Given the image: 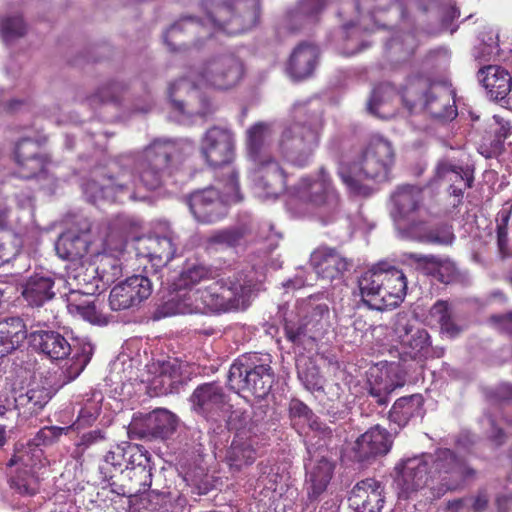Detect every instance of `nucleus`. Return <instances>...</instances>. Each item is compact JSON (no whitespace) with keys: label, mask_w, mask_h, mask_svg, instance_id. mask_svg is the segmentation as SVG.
Segmentation results:
<instances>
[{"label":"nucleus","mask_w":512,"mask_h":512,"mask_svg":"<svg viewBox=\"0 0 512 512\" xmlns=\"http://www.w3.org/2000/svg\"><path fill=\"white\" fill-rule=\"evenodd\" d=\"M178 147L175 142L155 139L135 159L137 180L133 172L120 169L117 173L91 179L84 184L83 191L88 201H146V192L161 188L171 175V165Z\"/></svg>","instance_id":"f257e3e1"},{"label":"nucleus","mask_w":512,"mask_h":512,"mask_svg":"<svg viewBox=\"0 0 512 512\" xmlns=\"http://www.w3.org/2000/svg\"><path fill=\"white\" fill-rule=\"evenodd\" d=\"M207 21L187 15L172 24L164 34L171 51L197 46L217 31L237 35L250 30L260 18V0H203Z\"/></svg>","instance_id":"f03ea898"},{"label":"nucleus","mask_w":512,"mask_h":512,"mask_svg":"<svg viewBox=\"0 0 512 512\" xmlns=\"http://www.w3.org/2000/svg\"><path fill=\"white\" fill-rule=\"evenodd\" d=\"M243 75L244 66L238 57L233 54L217 55L190 70L186 78L171 84L168 95L180 112L206 117L213 112V108L208 99L200 97L196 87L229 90L240 83Z\"/></svg>","instance_id":"7ed1b4c3"},{"label":"nucleus","mask_w":512,"mask_h":512,"mask_svg":"<svg viewBox=\"0 0 512 512\" xmlns=\"http://www.w3.org/2000/svg\"><path fill=\"white\" fill-rule=\"evenodd\" d=\"M257 281L252 269L233 273L204 289L192 290L176 298L183 314L244 310L250 305Z\"/></svg>","instance_id":"20e7f679"},{"label":"nucleus","mask_w":512,"mask_h":512,"mask_svg":"<svg viewBox=\"0 0 512 512\" xmlns=\"http://www.w3.org/2000/svg\"><path fill=\"white\" fill-rule=\"evenodd\" d=\"M394 163L392 143L373 135L350 162L338 169V175L351 195L369 197L375 191L374 184L389 180Z\"/></svg>","instance_id":"39448f33"},{"label":"nucleus","mask_w":512,"mask_h":512,"mask_svg":"<svg viewBox=\"0 0 512 512\" xmlns=\"http://www.w3.org/2000/svg\"><path fill=\"white\" fill-rule=\"evenodd\" d=\"M424 454L432 479V498H440L448 491L462 488L465 481L475 475V471L448 448Z\"/></svg>","instance_id":"423d86ee"},{"label":"nucleus","mask_w":512,"mask_h":512,"mask_svg":"<svg viewBox=\"0 0 512 512\" xmlns=\"http://www.w3.org/2000/svg\"><path fill=\"white\" fill-rule=\"evenodd\" d=\"M274 383V373L268 358L258 354L238 357L228 373V385L236 392H248L255 397H265Z\"/></svg>","instance_id":"0eeeda50"},{"label":"nucleus","mask_w":512,"mask_h":512,"mask_svg":"<svg viewBox=\"0 0 512 512\" xmlns=\"http://www.w3.org/2000/svg\"><path fill=\"white\" fill-rule=\"evenodd\" d=\"M228 180L226 192L220 196L214 187L193 192L187 200L189 209L195 219L203 223H213L226 216L228 202H239L242 196L239 192L238 173L231 168L227 171Z\"/></svg>","instance_id":"6e6552de"},{"label":"nucleus","mask_w":512,"mask_h":512,"mask_svg":"<svg viewBox=\"0 0 512 512\" xmlns=\"http://www.w3.org/2000/svg\"><path fill=\"white\" fill-rule=\"evenodd\" d=\"M319 123L316 120V128H307L302 122L286 125L278 140V152L282 158L297 167L308 165L320 143Z\"/></svg>","instance_id":"1a4fd4ad"},{"label":"nucleus","mask_w":512,"mask_h":512,"mask_svg":"<svg viewBox=\"0 0 512 512\" xmlns=\"http://www.w3.org/2000/svg\"><path fill=\"white\" fill-rule=\"evenodd\" d=\"M329 307L325 303L308 302L299 320L285 319V335L296 345H306L321 338L329 327Z\"/></svg>","instance_id":"9d476101"},{"label":"nucleus","mask_w":512,"mask_h":512,"mask_svg":"<svg viewBox=\"0 0 512 512\" xmlns=\"http://www.w3.org/2000/svg\"><path fill=\"white\" fill-rule=\"evenodd\" d=\"M394 470L396 490L400 499H413L423 489L430 490L432 479L424 453L402 459Z\"/></svg>","instance_id":"9b49d317"},{"label":"nucleus","mask_w":512,"mask_h":512,"mask_svg":"<svg viewBox=\"0 0 512 512\" xmlns=\"http://www.w3.org/2000/svg\"><path fill=\"white\" fill-rule=\"evenodd\" d=\"M191 410L208 421H218L230 409V397L218 382L198 385L188 399Z\"/></svg>","instance_id":"f8f14e48"},{"label":"nucleus","mask_w":512,"mask_h":512,"mask_svg":"<svg viewBox=\"0 0 512 512\" xmlns=\"http://www.w3.org/2000/svg\"><path fill=\"white\" fill-rule=\"evenodd\" d=\"M296 192L303 201L324 208L329 213L335 212L339 206V193L324 167L318 170L315 178L309 176L301 178L296 186Z\"/></svg>","instance_id":"ddd939ff"},{"label":"nucleus","mask_w":512,"mask_h":512,"mask_svg":"<svg viewBox=\"0 0 512 512\" xmlns=\"http://www.w3.org/2000/svg\"><path fill=\"white\" fill-rule=\"evenodd\" d=\"M200 153L210 167L217 168L230 164L235 155L234 133L227 127H210L201 138Z\"/></svg>","instance_id":"4468645a"},{"label":"nucleus","mask_w":512,"mask_h":512,"mask_svg":"<svg viewBox=\"0 0 512 512\" xmlns=\"http://www.w3.org/2000/svg\"><path fill=\"white\" fill-rule=\"evenodd\" d=\"M177 417L167 409L158 408L152 412L132 419L128 434L130 438L155 440L166 439L175 430Z\"/></svg>","instance_id":"2eb2a0df"},{"label":"nucleus","mask_w":512,"mask_h":512,"mask_svg":"<svg viewBox=\"0 0 512 512\" xmlns=\"http://www.w3.org/2000/svg\"><path fill=\"white\" fill-rule=\"evenodd\" d=\"M153 282L147 275H133L120 282L110 292L109 305L120 311L139 306L152 294Z\"/></svg>","instance_id":"dca6fc26"},{"label":"nucleus","mask_w":512,"mask_h":512,"mask_svg":"<svg viewBox=\"0 0 512 512\" xmlns=\"http://www.w3.org/2000/svg\"><path fill=\"white\" fill-rule=\"evenodd\" d=\"M250 174L254 194L261 199H276L285 189V174L273 159L253 164Z\"/></svg>","instance_id":"f3484780"},{"label":"nucleus","mask_w":512,"mask_h":512,"mask_svg":"<svg viewBox=\"0 0 512 512\" xmlns=\"http://www.w3.org/2000/svg\"><path fill=\"white\" fill-rule=\"evenodd\" d=\"M149 373L153 375L147 379L148 390L151 395L177 393L184 384L183 363L178 359L153 363L149 366Z\"/></svg>","instance_id":"a211bd4d"},{"label":"nucleus","mask_w":512,"mask_h":512,"mask_svg":"<svg viewBox=\"0 0 512 512\" xmlns=\"http://www.w3.org/2000/svg\"><path fill=\"white\" fill-rule=\"evenodd\" d=\"M391 199L393 202L391 215L403 238V230L407 228L403 222L412 217L423 205V188L411 184L400 185L392 194Z\"/></svg>","instance_id":"6ab92c4d"},{"label":"nucleus","mask_w":512,"mask_h":512,"mask_svg":"<svg viewBox=\"0 0 512 512\" xmlns=\"http://www.w3.org/2000/svg\"><path fill=\"white\" fill-rule=\"evenodd\" d=\"M136 255L146 258L154 268V276L158 269L165 267L176 253V245L170 236H150L139 238L135 245Z\"/></svg>","instance_id":"aec40b11"},{"label":"nucleus","mask_w":512,"mask_h":512,"mask_svg":"<svg viewBox=\"0 0 512 512\" xmlns=\"http://www.w3.org/2000/svg\"><path fill=\"white\" fill-rule=\"evenodd\" d=\"M320 449L311 455L306 467V489L310 500H317L327 489L334 471V463Z\"/></svg>","instance_id":"412c9836"},{"label":"nucleus","mask_w":512,"mask_h":512,"mask_svg":"<svg viewBox=\"0 0 512 512\" xmlns=\"http://www.w3.org/2000/svg\"><path fill=\"white\" fill-rule=\"evenodd\" d=\"M405 384L399 365L389 364L371 370L369 378V395L379 405H386L388 396Z\"/></svg>","instance_id":"4be33fe9"},{"label":"nucleus","mask_w":512,"mask_h":512,"mask_svg":"<svg viewBox=\"0 0 512 512\" xmlns=\"http://www.w3.org/2000/svg\"><path fill=\"white\" fill-rule=\"evenodd\" d=\"M311 264L319 277L327 281L341 279L352 267V261L334 248L322 247L311 255Z\"/></svg>","instance_id":"5701e85b"},{"label":"nucleus","mask_w":512,"mask_h":512,"mask_svg":"<svg viewBox=\"0 0 512 512\" xmlns=\"http://www.w3.org/2000/svg\"><path fill=\"white\" fill-rule=\"evenodd\" d=\"M380 482L368 478L357 483L349 496V506L356 512H381L385 497Z\"/></svg>","instance_id":"b1692460"},{"label":"nucleus","mask_w":512,"mask_h":512,"mask_svg":"<svg viewBox=\"0 0 512 512\" xmlns=\"http://www.w3.org/2000/svg\"><path fill=\"white\" fill-rule=\"evenodd\" d=\"M319 49L316 45L302 42L291 52L286 63V73L293 81H302L311 77L319 59Z\"/></svg>","instance_id":"393cba45"},{"label":"nucleus","mask_w":512,"mask_h":512,"mask_svg":"<svg viewBox=\"0 0 512 512\" xmlns=\"http://www.w3.org/2000/svg\"><path fill=\"white\" fill-rule=\"evenodd\" d=\"M45 142L46 137H41L36 141L23 138L17 143L15 158L19 165L20 177L30 179L44 171L47 160L38 154V147Z\"/></svg>","instance_id":"a878e982"},{"label":"nucleus","mask_w":512,"mask_h":512,"mask_svg":"<svg viewBox=\"0 0 512 512\" xmlns=\"http://www.w3.org/2000/svg\"><path fill=\"white\" fill-rule=\"evenodd\" d=\"M213 276L214 271L210 266L198 262L188 263L174 283L175 294L167 303L168 309L174 314H182L178 311L176 298L181 296V294H186L192 290H198L199 288H196L198 284L212 279Z\"/></svg>","instance_id":"bb28decb"},{"label":"nucleus","mask_w":512,"mask_h":512,"mask_svg":"<svg viewBox=\"0 0 512 512\" xmlns=\"http://www.w3.org/2000/svg\"><path fill=\"white\" fill-rule=\"evenodd\" d=\"M126 447L127 470L130 471V479L135 481L134 492H145L152 484L150 456L142 446L126 442Z\"/></svg>","instance_id":"cd10ccee"},{"label":"nucleus","mask_w":512,"mask_h":512,"mask_svg":"<svg viewBox=\"0 0 512 512\" xmlns=\"http://www.w3.org/2000/svg\"><path fill=\"white\" fill-rule=\"evenodd\" d=\"M358 287L362 301L370 309L385 310L391 307V302H388L389 299H386V290L383 288L380 264L360 276Z\"/></svg>","instance_id":"c85d7f7f"},{"label":"nucleus","mask_w":512,"mask_h":512,"mask_svg":"<svg viewBox=\"0 0 512 512\" xmlns=\"http://www.w3.org/2000/svg\"><path fill=\"white\" fill-rule=\"evenodd\" d=\"M392 446V435L380 425L371 427L355 442L354 450L359 461L387 454Z\"/></svg>","instance_id":"c756f323"},{"label":"nucleus","mask_w":512,"mask_h":512,"mask_svg":"<svg viewBox=\"0 0 512 512\" xmlns=\"http://www.w3.org/2000/svg\"><path fill=\"white\" fill-rule=\"evenodd\" d=\"M29 339L36 350L51 360H64L72 351L68 340L58 331L34 330L30 333Z\"/></svg>","instance_id":"7c9ffc66"},{"label":"nucleus","mask_w":512,"mask_h":512,"mask_svg":"<svg viewBox=\"0 0 512 512\" xmlns=\"http://www.w3.org/2000/svg\"><path fill=\"white\" fill-rule=\"evenodd\" d=\"M477 78L485 88L491 100H503L511 91L512 77L510 73L501 66H483L478 70Z\"/></svg>","instance_id":"2f4dec72"},{"label":"nucleus","mask_w":512,"mask_h":512,"mask_svg":"<svg viewBox=\"0 0 512 512\" xmlns=\"http://www.w3.org/2000/svg\"><path fill=\"white\" fill-rule=\"evenodd\" d=\"M273 135L272 124L257 122L246 131L247 156L253 164L268 161L274 157L269 153L270 140Z\"/></svg>","instance_id":"473e14b6"},{"label":"nucleus","mask_w":512,"mask_h":512,"mask_svg":"<svg viewBox=\"0 0 512 512\" xmlns=\"http://www.w3.org/2000/svg\"><path fill=\"white\" fill-rule=\"evenodd\" d=\"M52 396L51 387L47 386L46 383L35 382L30 384L25 392H19L15 396V408L24 417L37 415L51 400Z\"/></svg>","instance_id":"72a5a7b5"},{"label":"nucleus","mask_w":512,"mask_h":512,"mask_svg":"<svg viewBox=\"0 0 512 512\" xmlns=\"http://www.w3.org/2000/svg\"><path fill=\"white\" fill-rule=\"evenodd\" d=\"M421 109L438 119H453L457 115L453 91L440 84H433Z\"/></svg>","instance_id":"f704fd0d"},{"label":"nucleus","mask_w":512,"mask_h":512,"mask_svg":"<svg viewBox=\"0 0 512 512\" xmlns=\"http://www.w3.org/2000/svg\"><path fill=\"white\" fill-rule=\"evenodd\" d=\"M394 330L401 344L410 350L411 357L428 355L430 335L425 329L414 328L405 317H399Z\"/></svg>","instance_id":"c9c22d12"},{"label":"nucleus","mask_w":512,"mask_h":512,"mask_svg":"<svg viewBox=\"0 0 512 512\" xmlns=\"http://www.w3.org/2000/svg\"><path fill=\"white\" fill-rule=\"evenodd\" d=\"M435 178L451 182V194L462 198L466 189L471 188L473 183L472 171L452 163L448 159L440 160L435 168Z\"/></svg>","instance_id":"e433bc0d"},{"label":"nucleus","mask_w":512,"mask_h":512,"mask_svg":"<svg viewBox=\"0 0 512 512\" xmlns=\"http://www.w3.org/2000/svg\"><path fill=\"white\" fill-rule=\"evenodd\" d=\"M404 257L416 263L419 269H422L426 274L433 275L442 283H450L458 273L454 262L448 259L417 253H405Z\"/></svg>","instance_id":"4c0bfd02"},{"label":"nucleus","mask_w":512,"mask_h":512,"mask_svg":"<svg viewBox=\"0 0 512 512\" xmlns=\"http://www.w3.org/2000/svg\"><path fill=\"white\" fill-rule=\"evenodd\" d=\"M403 238L421 243L448 245L453 242L454 234L448 224L429 229L422 222H411L403 230Z\"/></svg>","instance_id":"58836bf2"},{"label":"nucleus","mask_w":512,"mask_h":512,"mask_svg":"<svg viewBox=\"0 0 512 512\" xmlns=\"http://www.w3.org/2000/svg\"><path fill=\"white\" fill-rule=\"evenodd\" d=\"M55 280L51 275L36 273L30 276L22 289V296L30 306H42L55 296Z\"/></svg>","instance_id":"ea45409f"},{"label":"nucleus","mask_w":512,"mask_h":512,"mask_svg":"<svg viewBox=\"0 0 512 512\" xmlns=\"http://www.w3.org/2000/svg\"><path fill=\"white\" fill-rule=\"evenodd\" d=\"M90 274H96L88 284L89 292H100L122 276V264L111 255H102L96 266L91 265Z\"/></svg>","instance_id":"a19ab883"},{"label":"nucleus","mask_w":512,"mask_h":512,"mask_svg":"<svg viewBox=\"0 0 512 512\" xmlns=\"http://www.w3.org/2000/svg\"><path fill=\"white\" fill-rule=\"evenodd\" d=\"M253 227L250 222L240 223L212 232L205 240L206 248L219 250L235 248L251 235Z\"/></svg>","instance_id":"79ce46f5"},{"label":"nucleus","mask_w":512,"mask_h":512,"mask_svg":"<svg viewBox=\"0 0 512 512\" xmlns=\"http://www.w3.org/2000/svg\"><path fill=\"white\" fill-rule=\"evenodd\" d=\"M26 338V325L20 317H8L0 321V357L16 350Z\"/></svg>","instance_id":"37998d69"},{"label":"nucleus","mask_w":512,"mask_h":512,"mask_svg":"<svg viewBox=\"0 0 512 512\" xmlns=\"http://www.w3.org/2000/svg\"><path fill=\"white\" fill-rule=\"evenodd\" d=\"M325 6L326 0H298L296 8L287 15V29L296 32L314 22Z\"/></svg>","instance_id":"c03bdc74"},{"label":"nucleus","mask_w":512,"mask_h":512,"mask_svg":"<svg viewBox=\"0 0 512 512\" xmlns=\"http://www.w3.org/2000/svg\"><path fill=\"white\" fill-rule=\"evenodd\" d=\"M423 397L413 394L397 399L389 412V420L399 428L404 427L411 418L422 416Z\"/></svg>","instance_id":"a18cd8bd"},{"label":"nucleus","mask_w":512,"mask_h":512,"mask_svg":"<svg viewBox=\"0 0 512 512\" xmlns=\"http://www.w3.org/2000/svg\"><path fill=\"white\" fill-rule=\"evenodd\" d=\"M397 97L396 90L390 84H380L372 91L367 103L370 114L382 119H388L395 115L392 100Z\"/></svg>","instance_id":"49530a36"},{"label":"nucleus","mask_w":512,"mask_h":512,"mask_svg":"<svg viewBox=\"0 0 512 512\" xmlns=\"http://www.w3.org/2000/svg\"><path fill=\"white\" fill-rule=\"evenodd\" d=\"M381 265V277L383 288L386 290V299L391 302V307L401 302L406 294L407 280L405 274L396 267Z\"/></svg>","instance_id":"de8ad7c7"},{"label":"nucleus","mask_w":512,"mask_h":512,"mask_svg":"<svg viewBox=\"0 0 512 512\" xmlns=\"http://www.w3.org/2000/svg\"><path fill=\"white\" fill-rule=\"evenodd\" d=\"M89 241L85 235H79L73 231H67L60 235L55 250L62 259L77 260L82 258L88 251Z\"/></svg>","instance_id":"09e8293b"},{"label":"nucleus","mask_w":512,"mask_h":512,"mask_svg":"<svg viewBox=\"0 0 512 512\" xmlns=\"http://www.w3.org/2000/svg\"><path fill=\"white\" fill-rule=\"evenodd\" d=\"M256 450L252 440L237 434L226 452V461L230 467L239 470L242 466L254 462Z\"/></svg>","instance_id":"8fccbe9b"},{"label":"nucleus","mask_w":512,"mask_h":512,"mask_svg":"<svg viewBox=\"0 0 512 512\" xmlns=\"http://www.w3.org/2000/svg\"><path fill=\"white\" fill-rule=\"evenodd\" d=\"M293 122L305 123L307 128H316L315 122L319 120V131L324 126L323 106L318 99H307L297 101L292 108Z\"/></svg>","instance_id":"3c124183"},{"label":"nucleus","mask_w":512,"mask_h":512,"mask_svg":"<svg viewBox=\"0 0 512 512\" xmlns=\"http://www.w3.org/2000/svg\"><path fill=\"white\" fill-rule=\"evenodd\" d=\"M293 122L305 123L307 128H316L315 122L319 120V131L324 126L323 106L318 99H307L297 101L292 108Z\"/></svg>","instance_id":"603ef678"},{"label":"nucleus","mask_w":512,"mask_h":512,"mask_svg":"<svg viewBox=\"0 0 512 512\" xmlns=\"http://www.w3.org/2000/svg\"><path fill=\"white\" fill-rule=\"evenodd\" d=\"M432 86L433 84L428 78L422 76L409 78L402 91V100L405 106L410 111L416 108L421 109Z\"/></svg>","instance_id":"864d4df0"},{"label":"nucleus","mask_w":512,"mask_h":512,"mask_svg":"<svg viewBox=\"0 0 512 512\" xmlns=\"http://www.w3.org/2000/svg\"><path fill=\"white\" fill-rule=\"evenodd\" d=\"M430 315L440 326V331L447 337L453 339L458 337L465 329L463 325L458 324L447 301H437L430 310Z\"/></svg>","instance_id":"5fc2aeb1"},{"label":"nucleus","mask_w":512,"mask_h":512,"mask_svg":"<svg viewBox=\"0 0 512 512\" xmlns=\"http://www.w3.org/2000/svg\"><path fill=\"white\" fill-rule=\"evenodd\" d=\"M298 378L303 386L313 394L324 393V378L319 368L310 360H300L298 365Z\"/></svg>","instance_id":"6e6d98bb"},{"label":"nucleus","mask_w":512,"mask_h":512,"mask_svg":"<svg viewBox=\"0 0 512 512\" xmlns=\"http://www.w3.org/2000/svg\"><path fill=\"white\" fill-rule=\"evenodd\" d=\"M71 313L80 315L83 319L93 324H105L106 318L98 311L97 299L94 295H88L85 299H72L68 304Z\"/></svg>","instance_id":"4d7b16f0"},{"label":"nucleus","mask_w":512,"mask_h":512,"mask_svg":"<svg viewBox=\"0 0 512 512\" xmlns=\"http://www.w3.org/2000/svg\"><path fill=\"white\" fill-rule=\"evenodd\" d=\"M9 486L21 496H33L38 492L39 482L28 470H18L10 476Z\"/></svg>","instance_id":"13d9d810"},{"label":"nucleus","mask_w":512,"mask_h":512,"mask_svg":"<svg viewBox=\"0 0 512 512\" xmlns=\"http://www.w3.org/2000/svg\"><path fill=\"white\" fill-rule=\"evenodd\" d=\"M493 119L497 125L494 129L495 138L492 140L489 148L484 149V146L480 147L481 154L486 158H491L499 154L503 149L505 139H507L512 133V127L508 121L497 115H495Z\"/></svg>","instance_id":"bf43d9fd"},{"label":"nucleus","mask_w":512,"mask_h":512,"mask_svg":"<svg viewBox=\"0 0 512 512\" xmlns=\"http://www.w3.org/2000/svg\"><path fill=\"white\" fill-rule=\"evenodd\" d=\"M26 32V24L20 15L6 17L0 22V35L7 44L23 37Z\"/></svg>","instance_id":"052dcab7"},{"label":"nucleus","mask_w":512,"mask_h":512,"mask_svg":"<svg viewBox=\"0 0 512 512\" xmlns=\"http://www.w3.org/2000/svg\"><path fill=\"white\" fill-rule=\"evenodd\" d=\"M125 83L120 81H111L101 86L91 97L92 103H118L120 95L126 90Z\"/></svg>","instance_id":"680f3d73"},{"label":"nucleus","mask_w":512,"mask_h":512,"mask_svg":"<svg viewBox=\"0 0 512 512\" xmlns=\"http://www.w3.org/2000/svg\"><path fill=\"white\" fill-rule=\"evenodd\" d=\"M481 43L474 50V57H482L483 50H487V55L499 54V30L494 27L485 28L480 34Z\"/></svg>","instance_id":"e2e57ef3"},{"label":"nucleus","mask_w":512,"mask_h":512,"mask_svg":"<svg viewBox=\"0 0 512 512\" xmlns=\"http://www.w3.org/2000/svg\"><path fill=\"white\" fill-rule=\"evenodd\" d=\"M290 414L293 417L303 418L311 429L322 431L324 430L318 418L314 415L312 410L303 402L292 401L290 404Z\"/></svg>","instance_id":"0e129e2a"},{"label":"nucleus","mask_w":512,"mask_h":512,"mask_svg":"<svg viewBox=\"0 0 512 512\" xmlns=\"http://www.w3.org/2000/svg\"><path fill=\"white\" fill-rule=\"evenodd\" d=\"M93 353V346L90 343H85L82 346L81 355H76V360L73 365L68 369L67 381L74 380L85 368L91 359Z\"/></svg>","instance_id":"69168bd1"},{"label":"nucleus","mask_w":512,"mask_h":512,"mask_svg":"<svg viewBox=\"0 0 512 512\" xmlns=\"http://www.w3.org/2000/svg\"><path fill=\"white\" fill-rule=\"evenodd\" d=\"M65 431V428L56 426H47L40 429L35 437L32 439V443L35 446L49 445L55 442Z\"/></svg>","instance_id":"338daca9"},{"label":"nucleus","mask_w":512,"mask_h":512,"mask_svg":"<svg viewBox=\"0 0 512 512\" xmlns=\"http://www.w3.org/2000/svg\"><path fill=\"white\" fill-rule=\"evenodd\" d=\"M127 447L126 442H123L122 444L116 445L114 448H112L110 451L107 452L105 455V462L107 464H110L114 468L121 469L123 466H125V469L127 470Z\"/></svg>","instance_id":"774afa93"}]
</instances>
